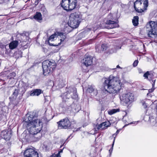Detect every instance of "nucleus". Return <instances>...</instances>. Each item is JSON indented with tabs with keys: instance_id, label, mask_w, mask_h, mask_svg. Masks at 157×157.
Segmentation results:
<instances>
[{
	"instance_id": "obj_21",
	"label": "nucleus",
	"mask_w": 157,
	"mask_h": 157,
	"mask_svg": "<svg viewBox=\"0 0 157 157\" xmlns=\"http://www.w3.org/2000/svg\"><path fill=\"white\" fill-rule=\"evenodd\" d=\"M33 18L38 21L41 20L42 17L41 13L38 12H36L35 15L34 16Z\"/></svg>"
},
{
	"instance_id": "obj_23",
	"label": "nucleus",
	"mask_w": 157,
	"mask_h": 157,
	"mask_svg": "<svg viewBox=\"0 0 157 157\" xmlns=\"http://www.w3.org/2000/svg\"><path fill=\"white\" fill-rule=\"evenodd\" d=\"M139 17L137 16H134L132 20V22L134 26H137L138 24Z\"/></svg>"
},
{
	"instance_id": "obj_14",
	"label": "nucleus",
	"mask_w": 157,
	"mask_h": 157,
	"mask_svg": "<svg viewBox=\"0 0 157 157\" xmlns=\"http://www.w3.org/2000/svg\"><path fill=\"white\" fill-rule=\"evenodd\" d=\"M1 135L6 140H9L11 137V132L10 130H4L1 133Z\"/></svg>"
},
{
	"instance_id": "obj_37",
	"label": "nucleus",
	"mask_w": 157,
	"mask_h": 157,
	"mask_svg": "<svg viewBox=\"0 0 157 157\" xmlns=\"http://www.w3.org/2000/svg\"><path fill=\"white\" fill-rule=\"evenodd\" d=\"M139 121H134V122H132L131 123H130L129 124H137L139 122Z\"/></svg>"
},
{
	"instance_id": "obj_18",
	"label": "nucleus",
	"mask_w": 157,
	"mask_h": 157,
	"mask_svg": "<svg viewBox=\"0 0 157 157\" xmlns=\"http://www.w3.org/2000/svg\"><path fill=\"white\" fill-rule=\"evenodd\" d=\"M42 90L40 89H36L30 92V96H38L42 93Z\"/></svg>"
},
{
	"instance_id": "obj_43",
	"label": "nucleus",
	"mask_w": 157,
	"mask_h": 157,
	"mask_svg": "<svg viewBox=\"0 0 157 157\" xmlns=\"http://www.w3.org/2000/svg\"><path fill=\"white\" fill-rule=\"evenodd\" d=\"M80 129V128H78V129H77L75 130H73V131L74 132H75V131H78V130L79 129Z\"/></svg>"
},
{
	"instance_id": "obj_17",
	"label": "nucleus",
	"mask_w": 157,
	"mask_h": 157,
	"mask_svg": "<svg viewBox=\"0 0 157 157\" xmlns=\"http://www.w3.org/2000/svg\"><path fill=\"white\" fill-rule=\"evenodd\" d=\"M86 91L87 92L91 93V95L93 96L96 95L98 93L97 90L92 86H89Z\"/></svg>"
},
{
	"instance_id": "obj_10",
	"label": "nucleus",
	"mask_w": 157,
	"mask_h": 157,
	"mask_svg": "<svg viewBox=\"0 0 157 157\" xmlns=\"http://www.w3.org/2000/svg\"><path fill=\"white\" fill-rule=\"evenodd\" d=\"M59 128L65 129L68 128L71 126V123L67 118H66L57 122Z\"/></svg>"
},
{
	"instance_id": "obj_9",
	"label": "nucleus",
	"mask_w": 157,
	"mask_h": 157,
	"mask_svg": "<svg viewBox=\"0 0 157 157\" xmlns=\"http://www.w3.org/2000/svg\"><path fill=\"white\" fill-rule=\"evenodd\" d=\"M108 20L106 22V24L109 25V27L110 29H113L118 27L119 25L118 24V21H113V16L112 14H109L107 16Z\"/></svg>"
},
{
	"instance_id": "obj_36",
	"label": "nucleus",
	"mask_w": 157,
	"mask_h": 157,
	"mask_svg": "<svg viewBox=\"0 0 157 157\" xmlns=\"http://www.w3.org/2000/svg\"><path fill=\"white\" fill-rule=\"evenodd\" d=\"M21 42L23 43V44H21V45L22 47L25 46L27 44L26 41L25 40L22 41Z\"/></svg>"
},
{
	"instance_id": "obj_8",
	"label": "nucleus",
	"mask_w": 157,
	"mask_h": 157,
	"mask_svg": "<svg viewBox=\"0 0 157 157\" xmlns=\"http://www.w3.org/2000/svg\"><path fill=\"white\" fill-rule=\"evenodd\" d=\"M120 100L124 104H129L133 101L134 97L133 95L130 93L123 94L120 97Z\"/></svg>"
},
{
	"instance_id": "obj_12",
	"label": "nucleus",
	"mask_w": 157,
	"mask_h": 157,
	"mask_svg": "<svg viewBox=\"0 0 157 157\" xmlns=\"http://www.w3.org/2000/svg\"><path fill=\"white\" fill-rule=\"evenodd\" d=\"M93 62L92 58L91 56L86 55L84 58L82 60V63L86 67L91 65Z\"/></svg>"
},
{
	"instance_id": "obj_32",
	"label": "nucleus",
	"mask_w": 157,
	"mask_h": 157,
	"mask_svg": "<svg viewBox=\"0 0 157 157\" xmlns=\"http://www.w3.org/2000/svg\"><path fill=\"white\" fill-rule=\"evenodd\" d=\"M141 103L144 108H147V105L145 101H141Z\"/></svg>"
},
{
	"instance_id": "obj_13",
	"label": "nucleus",
	"mask_w": 157,
	"mask_h": 157,
	"mask_svg": "<svg viewBox=\"0 0 157 157\" xmlns=\"http://www.w3.org/2000/svg\"><path fill=\"white\" fill-rule=\"evenodd\" d=\"M111 124L109 121H106L100 124L98 126H97L95 128L96 131H97L101 128L102 129L106 128L110 126Z\"/></svg>"
},
{
	"instance_id": "obj_44",
	"label": "nucleus",
	"mask_w": 157,
	"mask_h": 157,
	"mask_svg": "<svg viewBox=\"0 0 157 157\" xmlns=\"http://www.w3.org/2000/svg\"><path fill=\"white\" fill-rule=\"evenodd\" d=\"M28 135H26V136H25V138H26V139H29V138H28V137H28Z\"/></svg>"
},
{
	"instance_id": "obj_5",
	"label": "nucleus",
	"mask_w": 157,
	"mask_h": 157,
	"mask_svg": "<svg viewBox=\"0 0 157 157\" xmlns=\"http://www.w3.org/2000/svg\"><path fill=\"white\" fill-rule=\"evenodd\" d=\"M81 16L78 12L71 14L69 18L68 24L71 28H76L78 27L81 21Z\"/></svg>"
},
{
	"instance_id": "obj_16",
	"label": "nucleus",
	"mask_w": 157,
	"mask_h": 157,
	"mask_svg": "<svg viewBox=\"0 0 157 157\" xmlns=\"http://www.w3.org/2000/svg\"><path fill=\"white\" fill-rule=\"evenodd\" d=\"M60 34V33L59 32H57L51 35L49 37L48 40V42L50 45L55 46V45H54L53 44L50 43L49 41H53L54 40H56V39L59 36V34Z\"/></svg>"
},
{
	"instance_id": "obj_26",
	"label": "nucleus",
	"mask_w": 157,
	"mask_h": 157,
	"mask_svg": "<svg viewBox=\"0 0 157 157\" xmlns=\"http://www.w3.org/2000/svg\"><path fill=\"white\" fill-rule=\"evenodd\" d=\"M7 47H8V46L7 45H3L2 43H0V48L3 51L6 52L7 51Z\"/></svg>"
},
{
	"instance_id": "obj_29",
	"label": "nucleus",
	"mask_w": 157,
	"mask_h": 157,
	"mask_svg": "<svg viewBox=\"0 0 157 157\" xmlns=\"http://www.w3.org/2000/svg\"><path fill=\"white\" fill-rule=\"evenodd\" d=\"M120 132V130H117L115 133L113 134L112 136L114 137V140L113 142L114 143L115 140V138L117 135Z\"/></svg>"
},
{
	"instance_id": "obj_40",
	"label": "nucleus",
	"mask_w": 157,
	"mask_h": 157,
	"mask_svg": "<svg viewBox=\"0 0 157 157\" xmlns=\"http://www.w3.org/2000/svg\"><path fill=\"white\" fill-rule=\"evenodd\" d=\"M93 40H94L93 39H90V40H89V44L91 43V42H92V41Z\"/></svg>"
},
{
	"instance_id": "obj_20",
	"label": "nucleus",
	"mask_w": 157,
	"mask_h": 157,
	"mask_svg": "<svg viewBox=\"0 0 157 157\" xmlns=\"http://www.w3.org/2000/svg\"><path fill=\"white\" fill-rule=\"evenodd\" d=\"M18 44V41L17 40L13 41L9 44V48L11 50L16 48Z\"/></svg>"
},
{
	"instance_id": "obj_19",
	"label": "nucleus",
	"mask_w": 157,
	"mask_h": 157,
	"mask_svg": "<svg viewBox=\"0 0 157 157\" xmlns=\"http://www.w3.org/2000/svg\"><path fill=\"white\" fill-rule=\"evenodd\" d=\"M77 0H68L71 10L74 9L77 6Z\"/></svg>"
},
{
	"instance_id": "obj_27",
	"label": "nucleus",
	"mask_w": 157,
	"mask_h": 157,
	"mask_svg": "<svg viewBox=\"0 0 157 157\" xmlns=\"http://www.w3.org/2000/svg\"><path fill=\"white\" fill-rule=\"evenodd\" d=\"M64 149V148H63V149H61L59 151L58 153L57 154H54L52 155H51L50 157H61V156L60 155V153H61L63 152V149Z\"/></svg>"
},
{
	"instance_id": "obj_41",
	"label": "nucleus",
	"mask_w": 157,
	"mask_h": 157,
	"mask_svg": "<svg viewBox=\"0 0 157 157\" xmlns=\"http://www.w3.org/2000/svg\"><path fill=\"white\" fill-rule=\"evenodd\" d=\"M28 38V37L27 36H22V37H21V38Z\"/></svg>"
},
{
	"instance_id": "obj_25",
	"label": "nucleus",
	"mask_w": 157,
	"mask_h": 157,
	"mask_svg": "<svg viewBox=\"0 0 157 157\" xmlns=\"http://www.w3.org/2000/svg\"><path fill=\"white\" fill-rule=\"evenodd\" d=\"M16 74L14 72H12V73H9L8 75H7V77L8 78L10 79L11 78H14L16 76Z\"/></svg>"
},
{
	"instance_id": "obj_33",
	"label": "nucleus",
	"mask_w": 157,
	"mask_h": 157,
	"mask_svg": "<svg viewBox=\"0 0 157 157\" xmlns=\"http://www.w3.org/2000/svg\"><path fill=\"white\" fill-rule=\"evenodd\" d=\"M138 63V60H135L133 63V66L134 67H136L137 66Z\"/></svg>"
},
{
	"instance_id": "obj_4",
	"label": "nucleus",
	"mask_w": 157,
	"mask_h": 157,
	"mask_svg": "<svg viewBox=\"0 0 157 157\" xmlns=\"http://www.w3.org/2000/svg\"><path fill=\"white\" fill-rule=\"evenodd\" d=\"M43 69V74L44 75H47L52 72L56 68V64L53 60H46L42 63Z\"/></svg>"
},
{
	"instance_id": "obj_22",
	"label": "nucleus",
	"mask_w": 157,
	"mask_h": 157,
	"mask_svg": "<svg viewBox=\"0 0 157 157\" xmlns=\"http://www.w3.org/2000/svg\"><path fill=\"white\" fill-rule=\"evenodd\" d=\"M98 47L97 46H96V50L97 52H103V51L106 50L107 48V45L106 44H103L101 45V50H99V49L98 48Z\"/></svg>"
},
{
	"instance_id": "obj_11",
	"label": "nucleus",
	"mask_w": 157,
	"mask_h": 157,
	"mask_svg": "<svg viewBox=\"0 0 157 157\" xmlns=\"http://www.w3.org/2000/svg\"><path fill=\"white\" fill-rule=\"evenodd\" d=\"M25 157H39L37 152L32 148L27 149L24 152Z\"/></svg>"
},
{
	"instance_id": "obj_30",
	"label": "nucleus",
	"mask_w": 157,
	"mask_h": 157,
	"mask_svg": "<svg viewBox=\"0 0 157 157\" xmlns=\"http://www.w3.org/2000/svg\"><path fill=\"white\" fill-rule=\"evenodd\" d=\"M60 34H59V36H60L61 38H62V39H60L61 41L62 42L66 38V36L65 35H63V34H62L61 33H60Z\"/></svg>"
},
{
	"instance_id": "obj_35",
	"label": "nucleus",
	"mask_w": 157,
	"mask_h": 157,
	"mask_svg": "<svg viewBox=\"0 0 157 157\" xmlns=\"http://www.w3.org/2000/svg\"><path fill=\"white\" fill-rule=\"evenodd\" d=\"M63 81L61 80L59 83L58 84V86L60 87H62L63 85Z\"/></svg>"
},
{
	"instance_id": "obj_45",
	"label": "nucleus",
	"mask_w": 157,
	"mask_h": 157,
	"mask_svg": "<svg viewBox=\"0 0 157 157\" xmlns=\"http://www.w3.org/2000/svg\"><path fill=\"white\" fill-rule=\"evenodd\" d=\"M117 68H120V67L119 66V65H118L117 66Z\"/></svg>"
},
{
	"instance_id": "obj_38",
	"label": "nucleus",
	"mask_w": 157,
	"mask_h": 157,
	"mask_svg": "<svg viewBox=\"0 0 157 157\" xmlns=\"http://www.w3.org/2000/svg\"><path fill=\"white\" fill-rule=\"evenodd\" d=\"M155 80H152V82H153L152 83V87H153L154 86H155Z\"/></svg>"
},
{
	"instance_id": "obj_6",
	"label": "nucleus",
	"mask_w": 157,
	"mask_h": 157,
	"mask_svg": "<svg viewBox=\"0 0 157 157\" xmlns=\"http://www.w3.org/2000/svg\"><path fill=\"white\" fill-rule=\"evenodd\" d=\"M146 32L148 36L155 37L157 35V22L150 21L146 25Z\"/></svg>"
},
{
	"instance_id": "obj_7",
	"label": "nucleus",
	"mask_w": 157,
	"mask_h": 157,
	"mask_svg": "<svg viewBox=\"0 0 157 157\" xmlns=\"http://www.w3.org/2000/svg\"><path fill=\"white\" fill-rule=\"evenodd\" d=\"M148 6V0H137L134 3L135 10L139 13H141L146 10Z\"/></svg>"
},
{
	"instance_id": "obj_39",
	"label": "nucleus",
	"mask_w": 157,
	"mask_h": 157,
	"mask_svg": "<svg viewBox=\"0 0 157 157\" xmlns=\"http://www.w3.org/2000/svg\"><path fill=\"white\" fill-rule=\"evenodd\" d=\"M138 71L140 73H143V71L141 69H138Z\"/></svg>"
},
{
	"instance_id": "obj_28",
	"label": "nucleus",
	"mask_w": 157,
	"mask_h": 157,
	"mask_svg": "<svg viewBox=\"0 0 157 157\" xmlns=\"http://www.w3.org/2000/svg\"><path fill=\"white\" fill-rule=\"evenodd\" d=\"M19 90L18 89H15L13 93V98H16L18 94Z\"/></svg>"
},
{
	"instance_id": "obj_42",
	"label": "nucleus",
	"mask_w": 157,
	"mask_h": 157,
	"mask_svg": "<svg viewBox=\"0 0 157 157\" xmlns=\"http://www.w3.org/2000/svg\"><path fill=\"white\" fill-rule=\"evenodd\" d=\"M4 1V0H0V4L3 3Z\"/></svg>"
},
{
	"instance_id": "obj_15",
	"label": "nucleus",
	"mask_w": 157,
	"mask_h": 157,
	"mask_svg": "<svg viewBox=\"0 0 157 157\" xmlns=\"http://www.w3.org/2000/svg\"><path fill=\"white\" fill-rule=\"evenodd\" d=\"M69 3L68 0H62L60 3L61 6L66 10H71Z\"/></svg>"
},
{
	"instance_id": "obj_24",
	"label": "nucleus",
	"mask_w": 157,
	"mask_h": 157,
	"mask_svg": "<svg viewBox=\"0 0 157 157\" xmlns=\"http://www.w3.org/2000/svg\"><path fill=\"white\" fill-rule=\"evenodd\" d=\"M119 111V109H113L108 111V113L109 115H112Z\"/></svg>"
},
{
	"instance_id": "obj_3",
	"label": "nucleus",
	"mask_w": 157,
	"mask_h": 157,
	"mask_svg": "<svg viewBox=\"0 0 157 157\" xmlns=\"http://www.w3.org/2000/svg\"><path fill=\"white\" fill-rule=\"evenodd\" d=\"M67 91L63 94L61 97L62 99V102L59 105V106L63 109V110H71V105L70 104L68 103V99L71 98L72 99H76L78 97L77 94V90L76 88L70 87L66 88Z\"/></svg>"
},
{
	"instance_id": "obj_34",
	"label": "nucleus",
	"mask_w": 157,
	"mask_h": 157,
	"mask_svg": "<svg viewBox=\"0 0 157 157\" xmlns=\"http://www.w3.org/2000/svg\"><path fill=\"white\" fill-rule=\"evenodd\" d=\"M114 142H113V144H112V147L109 150V153H110V154L112 153V151H113V146H114Z\"/></svg>"
},
{
	"instance_id": "obj_2",
	"label": "nucleus",
	"mask_w": 157,
	"mask_h": 157,
	"mask_svg": "<svg viewBox=\"0 0 157 157\" xmlns=\"http://www.w3.org/2000/svg\"><path fill=\"white\" fill-rule=\"evenodd\" d=\"M121 82L119 78L110 76L105 80L104 84L105 90L110 93L115 94L118 92L121 88Z\"/></svg>"
},
{
	"instance_id": "obj_31",
	"label": "nucleus",
	"mask_w": 157,
	"mask_h": 157,
	"mask_svg": "<svg viewBox=\"0 0 157 157\" xmlns=\"http://www.w3.org/2000/svg\"><path fill=\"white\" fill-rule=\"evenodd\" d=\"M151 76V75L149 73L148 71L144 75V77L146 78H147L148 77H150Z\"/></svg>"
},
{
	"instance_id": "obj_1",
	"label": "nucleus",
	"mask_w": 157,
	"mask_h": 157,
	"mask_svg": "<svg viewBox=\"0 0 157 157\" xmlns=\"http://www.w3.org/2000/svg\"><path fill=\"white\" fill-rule=\"evenodd\" d=\"M36 117V113L34 112H30L27 114L23 119V126L28 130L30 138L34 137L38 140L40 136H38L37 134L41 129L43 123L42 119H37Z\"/></svg>"
},
{
	"instance_id": "obj_46",
	"label": "nucleus",
	"mask_w": 157,
	"mask_h": 157,
	"mask_svg": "<svg viewBox=\"0 0 157 157\" xmlns=\"http://www.w3.org/2000/svg\"><path fill=\"white\" fill-rule=\"evenodd\" d=\"M146 112L145 113L147 114V109H146Z\"/></svg>"
},
{
	"instance_id": "obj_47",
	"label": "nucleus",
	"mask_w": 157,
	"mask_h": 157,
	"mask_svg": "<svg viewBox=\"0 0 157 157\" xmlns=\"http://www.w3.org/2000/svg\"><path fill=\"white\" fill-rule=\"evenodd\" d=\"M62 146H63V145H61V146H60V148H61V147H62Z\"/></svg>"
}]
</instances>
